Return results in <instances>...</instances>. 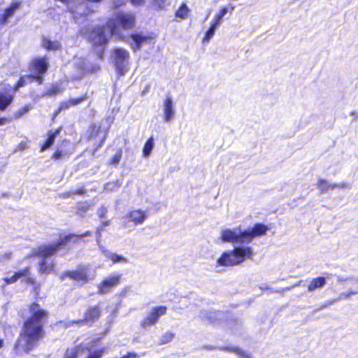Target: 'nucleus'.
<instances>
[{"mask_svg":"<svg viewBox=\"0 0 358 358\" xmlns=\"http://www.w3.org/2000/svg\"><path fill=\"white\" fill-rule=\"evenodd\" d=\"M27 309L29 316L23 320L19 336L13 348L17 355L29 353L46 336L45 324L49 317L48 311L36 301L28 304Z\"/></svg>","mask_w":358,"mask_h":358,"instance_id":"nucleus-1","label":"nucleus"},{"mask_svg":"<svg viewBox=\"0 0 358 358\" xmlns=\"http://www.w3.org/2000/svg\"><path fill=\"white\" fill-rule=\"evenodd\" d=\"M136 15L133 12L118 11L113 17L108 18L106 26L111 36L117 40H123L122 30L133 29L136 26Z\"/></svg>","mask_w":358,"mask_h":358,"instance_id":"nucleus-2","label":"nucleus"},{"mask_svg":"<svg viewBox=\"0 0 358 358\" xmlns=\"http://www.w3.org/2000/svg\"><path fill=\"white\" fill-rule=\"evenodd\" d=\"M253 255L250 247H234L233 250L224 252L217 259V266H234L238 265L246 258H251Z\"/></svg>","mask_w":358,"mask_h":358,"instance_id":"nucleus-3","label":"nucleus"},{"mask_svg":"<svg viewBox=\"0 0 358 358\" xmlns=\"http://www.w3.org/2000/svg\"><path fill=\"white\" fill-rule=\"evenodd\" d=\"M106 27V25L95 26L91 29L88 35V41L92 45L98 59L101 60L104 57L105 48L108 42Z\"/></svg>","mask_w":358,"mask_h":358,"instance_id":"nucleus-4","label":"nucleus"},{"mask_svg":"<svg viewBox=\"0 0 358 358\" xmlns=\"http://www.w3.org/2000/svg\"><path fill=\"white\" fill-rule=\"evenodd\" d=\"M90 236H92V231H86L80 234L70 233L66 235H60L56 241L49 244H45V245L41 248L38 251L41 255H55L59 250L64 249L67 243L71 241L73 238H81L83 237Z\"/></svg>","mask_w":358,"mask_h":358,"instance_id":"nucleus-5","label":"nucleus"},{"mask_svg":"<svg viewBox=\"0 0 358 358\" xmlns=\"http://www.w3.org/2000/svg\"><path fill=\"white\" fill-rule=\"evenodd\" d=\"M29 68L35 74L31 75V81H36L38 84L43 82V76L48 70L49 62L46 56L34 58L29 64Z\"/></svg>","mask_w":358,"mask_h":358,"instance_id":"nucleus-6","label":"nucleus"},{"mask_svg":"<svg viewBox=\"0 0 358 358\" xmlns=\"http://www.w3.org/2000/svg\"><path fill=\"white\" fill-rule=\"evenodd\" d=\"M114 53V64L119 75H123L127 70V61L129 59V52L123 48H115Z\"/></svg>","mask_w":358,"mask_h":358,"instance_id":"nucleus-7","label":"nucleus"},{"mask_svg":"<svg viewBox=\"0 0 358 358\" xmlns=\"http://www.w3.org/2000/svg\"><path fill=\"white\" fill-rule=\"evenodd\" d=\"M167 312V307L165 306H159L153 307L148 313L147 316L141 322V326L146 328L155 325L159 322V317L164 315Z\"/></svg>","mask_w":358,"mask_h":358,"instance_id":"nucleus-8","label":"nucleus"},{"mask_svg":"<svg viewBox=\"0 0 358 358\" xmlns=\"http://www.w3.org/2000/svg\"><path fill=\"white\" fill-rule=\"evenodd\" d=\"M269 227L261 222L255 223L251 229L244 230L242 231V237L245 238V244H248L252 241L259 236L266 235Z\"/></svg>","mask_w":358,"mask_h":358,"instance_id":"nucleus-9","label":"nucleus"},{"mask_svg":"<svg viewBox=\"0 0 358 358\" xmlns=\"http://www.w3.org/2000/svg\"><path fill=\"white\" fill-rule=\"evenodd\" d=\"M102 308L98 304L90 305L84 310L83 317L86 325L92 327L98 322L102 316Z\"/></svg>","mask_w":358,"mask_h":358,"instance_id":"nucleus-10","label":"nucleus"},{"mask_svg":"<svg viewBox=\"0 0 358 358\" xmlns=\"http://www.w3.org/2000/svg\"><path fill=\"white\" fill-rule=\"evenodd\" d=\"M66 278L83 284L89 281V275L85 267L63 272L60 275V279L64 280Z\"/></svg>","mask_w":358,"mask_h":358,"instance_id":"nucleus-11","label":"nucleus"},{"mask_svg":"<svg viewBox=\"0 0 358 358\" xmlns=\"http://www.w3.org/2000/svg\"><path fill=\"white\" fill-rule=\"evenodd\" d=\"M121 275L115 274L102 280L97 285V293L105 294L108 293L111 289L116 287L120 282Z\"/></svg>","mask_w":358,"mask_h":358,"instance_id":"nucleus-12","label":"nucleus"},{"mask_svg":"<svg viewBox=\"0 0 358 358\" xmlns=\"http://www.w3.org/2000/svg\"><path fill=\"white\" fill-rule=\"evenodd\" d=\"M45 245H42L41 246L37 247L36 248L34 249L31 251V256L34 257H38L41 258V259L38 262V272L41 274L43 273H49L54 271L55 264L53 263H48L45 259L50 257H52V255H41L39 253V250L41 248L45 246Z\"/></svg>","mask_w":358,"mask_h":358,"instance_id":"nucleus-13","label":"nucleus"},{"mask_svg":"<svg viewBox=\"0 0 358 358\" xmlns=\"http://www.w3.org/2000/svg\"><path fill=\"white\" fill-rule=\"evenodd\" d=\"M221 239L224 242L245 244V238L242 237V231L237 234L234 230L229 229L222 231Z\"/></svg>","mask_w":358,"mask_h":358,"instance_id":"nucleus-14","label":"nucleus"},{"mask_svg":"<svg viewBox=\"0 0 358 358\" xmlns=\"http://www.w3.org/2000/svg\"><path fill=\"white\" fill-rule=\"evenodd\" d=\"M126 217L129 222H133L135 225H138L144 222L148 217V214L141 209H135L127 213Z\"/></svg>","mask_w":358,"mask_h":358,"instance_id":"nucleus-15","label":"nucleus"},{"mask_svg":"<svg viewBox=\"0 0 358 358\" xmlns=\"http://www.w3.org/2000/svg\"><path fill=\"white\" fill-rule=\"evenodd\" d=\"M87 98H88V96H87V93L83 94V95H81L79 97L70 98L66 101H64L61 102L59 103V106L57 108V110L59 112L62 113V111L68 110L69 108H70L72 106H77V105L81 103L82 102L87 100Z\"/></svg>","mask_w":358,"mask_h":358,"instance_id":"nucleus-16","label":"nucleus"},{"mask_svg":"<svg viewBox=\"0 0 358 358\" xmlns=\"http://www.w3.org/2000/svg\"><path fill=\"white\" fill-rule=\"evenodd\" d=\"M21 3L20 1H13L10 5L6 8L0 16V24H4L8 22V19L12 17L15 11L20 7Z\"/></svg>","mask_w":358,"mask_h":358,"instance_id":"nucleus-17","label":"nucleus"},{"mask_svg":"<svg viewBox=\"0 0 358 358\" xmlns=\"http://www.w3.org/2000/svg\"><path fill=\"white\" fill-rule=\"evenodd\" d=\"M31 275V267L26 266L22 269L15 271L13 275L10 277L3 278L6 285H11L16 282L19 279Z\"/></svg>","mask_w":358,"mask_h":358,"instance_id":"nucleus-18","label":"nucleus"},{"mask_svg":"<svg viewBox=\"0 0 358 358\" xmlns=\"http://www.w3.org/2000/svg\"><path fill=\"white\" fill-rule=\"evenodd\" d=\"M130 37L134 42V44L131 45V48L134 51L138 50L142 46L143 43H148L154 38L152 36H143L138 33L131 34Z\"/></svg>","mask_w":358,"mask_h":358,"instance_id":"nucleus-19","label":"nucleus"},{"mask_svg":"<svg viewBox=\"0 0 358 358\" xmlns=\"http://www.w3.org/2000/svg\"><path fill=\"white\" fill-rule=\"evenodd\" d=\"M85 349L90 351V348H85L82 343L69 347L64 352V358H78L83 352Z\"/></svg>","mask_w":358,"mask_h":358,"instance_id":"nucleus-20","label":"nucleus"},{"mask_svg":"<svg viewBox=\"0 0 358 358\" xmlns=\"http://www.w3.org/2000/svg\"><path fill=\"white\" fill-rule=\"evenodd\" d=\"M174 115L175 112L171 98L166 96L164 104V120L165 122H169L173 119Z\"/></svg>","mask_w":358,"mask_h":358,"instance_id":"nucleus-21","label":"nucleus"},{"mask_svg":"<svg viewBox=\"0 0 358 358\" xmlns=\"http://www.w3.org/2000/svg\"><path fill=\"white\" fill-rule=\"evenodd\" d=\"M42 47L48 51H57L62 49V44L57 40L52 41L48 37L42 38Z\"/></svg>","mask_w":358,"mask_h":358,"instance_id":"nucleus-22","label":"nucleus"},{"mask_svg":"<svg viewBox=\"0 0 358 358\" xmlns=\"http://www.w3.org/2000/svg\"><path fill=\"white\" fill-rule=\"evenodd\" d=\"M327 283L326 278L318 276L313 278L308 285L307 289L308 292H313L317 289L322 288Z\"/></svg>","mask_w":358,"mask_h":358,"instance_id":"nucleus-23","label":"nucleus"},{"mask_svg":"<svg viewBox=\"0 0 358 358\" xmlns=\"http://www.w3.org/2000/svg\"><path fill=\"white\" fill-rule=\"evenodd\" d=\"M317 187L320 189L321 193L327 192L329 190H332L337 187H343L345 185L340 184H331L324 179H319L317 180Z\"/></svg>","mask_w":358,"mask_h":358,"instance_id":"nucleus-24","label":"nucleus"},{"mask_svg":"<svg viewBox=\"0 0 358 358\" xmlns=\"http://www.w3.org/2000/svg\"><path fill=\"white\" fill-rule=\"evenodd\" d=\"M75 213L80 217H85L90 208V203L87 201H79L75 204Z\"/></svg>","mask_w":358,"mask_h":358,"instance_id":"nucleus-25","label":"nucleus"},{"mask_svg":"<svg viewBox=\"0 0 358 358\" xmlns=\"http://www.w3.org/2000/svg\"><path fill=\"white\" fill-rule=\"evenodd\" d=\"M24 282L27 285L33 286L32 292L37 296L39 295L41 290V283L36 280V279L31 275H27L24 278Z\"/></svg>","mask_w":358,"mask_h":358,"instance_id":"nucleus-26","label":"nucleus"},{"mask_svg":"<svg viewBox=\"0 0 358 358\" xmlns=\"http://www.w3.org/2000/svg\"><path fill=\"white\" fill-rule=\"evenodd\" d=\"M190 10L185 3H182L175 13V17L180 20H185L189 16Z\"/></svg>","mask_w":358,"mask_h":358,"instance_id":"nucleus-27","label":"nucleus"},{"mask_svg":"<svg viewBox=\"0 0 358 358\" xmlns=\"http://www.w3.org/2000/svg\"><path fill=\"white\" fill-rule=\"evenodd\" d=\"M13 99V95H5L0 93V110H5L11 104Z\"/></svg>","mask_w":358,"mask_h":358,"instance_id":"nucleus-28","label":"nucleus"},{"mask_svg":"<svg viewBox=\"0 0 358 358\" xmlns=\"http://www.w3.org/2000/svg\"><path fill=\"white\" fill-rule=\"evenodd\" d=\"M220 311L217 310H210L205 313L203 318L209 323H215L220 320Z\"/></svg>","mask_w":358,"mask_h":358,"instance_id":"nucleus-29","label":"nucleus"},{"mask_svg":"<svg viewBox=\"0 0 358 358\" xmlns=\"http://www.w3.org/2000/svg\"><path fill=\"white\" fill-rule=\"evenodd\" d=\"M101 126L97 125L96 124H91L89 127V134L87 136V139H95L101 133Z\"/></svg>","mask_w":358,"mask_h":358,"instance_id":"nucleus-30","label":"nucleus"},{"mask_svg":"<svg viewBox=\"0 0 358 358\" xmlns=\"http://www.w3.org/2000/svg\"><path fill=\"white\" fill-rule=\"evenodd\" d=\"M72 154V152H66L62 150L61 148H57L51 155V159L57 161L62 159L63 157H69Z\"/></svg>","mask_w":358,"mask_h":358,"instance_id":"nucleus-31","label":"nucleus"},{"mask_svg":"<svg viewBox=\"0 0 358 358\" xmlns=\"http://www.w3.org/2000/svg\"><path fill=\"white\" fill-rule=\"evenodd\" d=\"M56 137L48 131L47 138L40 146V150L43 152L48 150L55 142Z\"/></svg>","mask_w":358,"mask_h":358,"instance_id":"nucleus-32","label":"nucleus"},{"mask_svg":"<svg viewBox=\"0 0 358 358\" xmlns=\"http://www.w3.org/2000/svg\"><path fill=\"white\" fill-rule=\"evenodd\" d=\"M62 92V88L59 85L54 84L44 92L43 96H52L60 94Z\"/></svg>","mask_w":358,"mask_h":358,"instance_id":"nucleus-33","label":"nucleus"},{"mask_svg":"<svg viewBox=\"0 0 358 358\" xmlns=\"http://www.w3.org/2000/svg\"><path fill=\"white\" fill-rule=\"evenodd\" d=\"M175 338V334L172 331H166L164 333L159 341V345H162L171 342Z\"/></svg>","mask_w":358,"mask_h":358,"instance_id":"nucleus-34","label":"nucleus"},{"mask_svg":"<svg viewBox=\"0 0 358 358\" xmlns=\"http://www.w3.org/2000/svg\"><path fill=\"white\" fill-rule=\"evenodd\" d=\"M31 81V75L21 76L13 87L15 92L17 91L20 87H24L27 83V80Z\"/></svg>","mask_w":358,"mask_h":358,"instance_id":"nucleus-35","label":"nucleus"},{"mask_svg":"<svg viewBox=\"0 0 358 358\" xmlns=\"http://www.w3.org/2000/svg\"><path fill=\"white\" fill-rule=\"evenodd\" d=\"M153 147H154V138H153V137L151 136L146 141V142L144 144L143 150V155L145 157H148V155H150Z\"/></svg>","mask_w":358,"mask_h":358,"instance_id":"nucleus-36","label":"nucleus"},{"mask_svg":"<svg viewBox=\"0 0 358 358\" xmlns=\"http://www.w3.org/2000/svg\"><path fill=\"white\" fill-rule=\"evenodd\" d=\"M122 149L119 148L116 151L115 154L109 160L108 164L113 166H117L119 164V163L122 159Z\"/></svg>","mask_w":358,"mask_h":358,"instance_id":"nucleus-37","label":"nucleus"},{"mask_svg":"<svg viewBox=\"0 0 358 358\" xmlns=\"http://www.w3.org/2000/svg\"><path fill=\"white\" fill-rule=\"evenodd\" d=\"M217 26V25L214 23L210 25V28L207 30L205 36L202 39L203 43L208 42L209 40L213 38L215 34Z\"/></svg>","mask_w":358,"mask_h":358,"instance_id":"nucleus-38","label":"nucleus"},{"mask_svg":"<svg viewBox=\"0 0 358 358\" xmlns=\"http://www.w3.org/2000/svg\"><path fill=\"white\" fill-rule=\"evenodd\" d=\"M228 12V8L227 7L222 8L218 13L215 15L213 23L218 25L221 22L223 17L227 14Z\"/></svg>","mask_w":358,"mask_h":358,"instance_id":"nucleus-39","label":"nucleus"},{"mask_svg":"<svg viewBox=\"0 0 358 358\" xmlns=\"http://www.w3.org/2000/svg\"><path fill=\"white\" fill-rule=\"evenodd\" d=\"M106 352V348L103 347L96 349L92 352H90L85 358H101Z\"/></svg>","mask_w":358,"mask_h":358,"instance_id":"nucleus-40","label":"nucleus"},{"mask_svg":"<svg viewBox=\"0 0 358 358\" xmlns=\"http://www.w3.org/2000/svg\"><path fill=\"white\" fill-rule=\"evenodd\" d=\"M29 109L30 107L27 105L22 107L21 108H20L18 110L15 111L13 113V117L11 119L15 120H18L24 115H25L29 110Z\"/></svg>","mask_w":358,"mask_h":358,"instance_id":"nucleus-41","label":"nucleus"},{"mask_svg":"<svg viewBox=\"0 0 358 358\" xmlns=\"http://www.w3.org/2000/svg\"><path fill=\"white\" fill-rule=\"evenodd\" d=\"M108 259L110 260H111L113 264H116V263H118L120 262H124V263L127 262V259L126 257H123L122 255L116 254V253H111L108 256Z\"/></svg>","mask_w":358,"mask_h":358,"instance_id":"nucleus-42","label":"nucleus"},{"mask_svg":"<svg viewBox=\"0 0 358 358\" xmlns=\"http://www.w3.org/2000/svg\"><path fill=\"white\" fill-rule=\"evenodd\" d=\"M219 349L220 350L230 352H234L239 355V352L241 351V349L238 347H233V346H222L220 347Z\"/></svg>","mask_w":358,"mask_h":358,"instance_id":"nucleus-43","label":"nucleus"},{"mask_svg":"<svg viewBox=\"0 0 358 358\" xmlns=\"http://www.w3.org/2000/svg\"><path fill=\"white\" fill-rule=\"evenodd\" d=\"M152 4L155 8V9L161 10L164 8L165 0H152Z\"/></svg>","mask_w":358,"mask_h":358,"instance_id":"nucleus-44","label":"nucleus"},{"mask_svg":"<svg viewBox=\"0 0 358 358\" xmlns=\"http://www.w3.org/2000/svg\"><path fill=\"white\" fill-rule=\"evenodd\" d=\"M69 326H78V327H81L83 325H86V322L84 319V317H83L81 319H78V320H71L69 322Z\"/></svg>","mask_w":358,"mask_h":358,"instance_id":"nucleus-45","label":"nucleus"},{"mask_svg":"<svg viewBox=\"0 0 358 358\" xmlns=\"http://www.w3.org/2000/svg\"><path fill=\"white\" fill-rule=\"evenodd\" d=\"M120 358H139V355L134 352H129Z\"/></svg>","mask_w":358,"mask_h":358,"instance_id":"nucleus-46","label":"nucleus"},{"mask_svg":"<svg viewBox=\"0 0 358 358\" xmlns=\"http://www.w3.org/2000/svg\"><path fill=\"white\" fill-rule=\"evenodd\" d=\"M73 194H78V195H84L86 193V189L84 188V187H81L80 188H78L76 189H73Z\"/></svg>","mask_w":358,"mask_h":358,"instance_id":"nucleus-47","label":"nucleus"},{"mask_svg":"<svg viewBox=\"0 0 358 358\" xmlns=\"http://www.w3.org/2000/svg\"><path fill=\"white\" fill-rule=\"evenodd\" d=\"M107 213V209L106 207H101L98 211V215L100 218H103Z\"/></svg>","mask_w":358,"mask_h":358,"instance_id":"nucleus-48","label":"nucleus"},{"mask_svg":"<svg viewBox=\"0 0 358 358\" xmlns=\"http://www.w3.org/2000/svg\"><path fill=\"white\" fill-rule=\"evenodd\" d=\"M11 120H12V119L8 118V117H0V126L7 124V123L10 122Z\"/></svg>","mask_w":358,"mask_h":358,"instance_id":"nucleus-49","label":"nucleus"},{"mask_svg":"<svg viewBox=\"0 0 358 358\" xmlns=\"http://www.w3.org/2000/svg\"><path fill=\"white\" fill-rule=\"evenodd\" d=\"M62 129V127H59L57 128L55 130H54V131L50 130V131H48V132H50L54 136L57 137L61 132Z\"/></svg>","mask_w":358,"mask_h":358,"instance_id":"nucleus-50","label":"nucleus"},{"mask_svg":"<svg viewBox=\"0 0 358 358\" xmlns=\"http://www.w3.org/2000/svg\"><path fill=\"white\" fill-rule=\"evenodd\" d=\"M74 196L73 190L65 192L62 194L63 198H71Z\"/></svg>","mask_w":358,"mask_h":358,"instance_id":"nucleus-51","label":"nucleus"},{"mask_svg":"<svg viewBox=\"0 0 358 358\" xmlns=\"http://www.w3.org/2000/svg\"><path fill=\"white\" fill-rule=\"evenodd\" d=\"M130 1L134 6H141L144 3L145 0H130Z\"/></svg>","mask_w":358,"mask_h":358,"instance_id":"nucleus-52","label":"nucleus"},{"mask_svg":"<svg viewBox=\"0 0 358 358\" xmlns=\"http://www.w3.org/2000/svg\"><path fill=\"white\" fill-rule=\"evenodd\" d=\"M238 355L241 356L242 358H252L249 354L245 352L242 350H241Z\"/></svg>","mask_w":358,"mask_h":358,"instance_id":"nucleus-53","label":"nucleus"},{"mask_svg":"<svg viewBox=\"0 0 358 358\" xmlns=\"http://www.w3.org/2000/svg\"><path fill=\"white\" fill-rule=\"evenodd\" d=\"M61 113L59 112L57 109L54 111V113L52 115L51 120L52 121H54L55 118L59 115Z\"/></svg>","mask_w":358,"mask_h":358,"instance_id":"nucleus-54","label":"nucleus"},{"mask_svg":"<svg viewBox=\"0 0 358 358\" xmlns=\"http://www.w3.org/2000/svg\"><path fill=\"white\" fill-rule=\"evenodd\" d=\"M100 69V67L99 65H95L92 69L90 71V72H94V71H97Z\"/></svg>","mask_w":358,"mask_h":358,"instance_id":"nucleus-55","label":"nucleus"},{"mask_svg":"<svg viewBox=\"0 0 358 358\" xmlns=\"http://www.w3.org/2000/svg\"><path fill=\"white\" fill-rule=\"evenodd\" d=\"M21 149H24L27 147V144L25 142H21L18 145Z\"/></svg>","mask_w":358,"mask_h":358,"instance_id":"nucleus-56","label":"nucleus"},{"mask_svg":"<svg viewBox=\"0 0 358 358\" xmlns=\"http://www.w3.org/2000/svg\"><path fill=\"white\" fill-rule=\"evenodd\" d=\"M4 347V340L2 338H0V349Z\"/></svg>","mask_w":358,"mask_h":358,"instance_id":"nucleus-57","label":"nucleus"},{"mask_svg":"<svg viewBox=\"0 0 358 358\" xmlns=\"http://www.w3.org/2000/svg\"><path fill=\"white\" fill-rule=\"evenodd\" d=\"M64 143L68 144V143H69V140H62V144H64Z\"/></svg>","mask_w":358,"mask_h":358,"instance_id":"nucleus-58","label":"nucleus"},{"mask_svg":"<svg viewBox=\"0 0 358 358\" xmlns=\"http://www.w3.org/2000/svg\"><path fill=\"white\" fill-rule=\"evenodd\" d=\"M104 142V138H103L101 141V143L99 145V146H101V145Z\"/></svg>","mask_w":358,"mask_h":358,"instance_id":"nucleus-59","label":"nucleus"},{"mask_svg":"<svg viewBox=\"0 0 358 358\" xmlns=\"http://www.w3.org/2000/svg\"><path fill=\"white\" fill-rule=\"evenodd\" d=\"M108 224V222H104V225H107Z\"/></svg>","mask_w":358,"mask_h":358,"instance_id":"nucleus-60","label":"nucleus"}]
</instances>
